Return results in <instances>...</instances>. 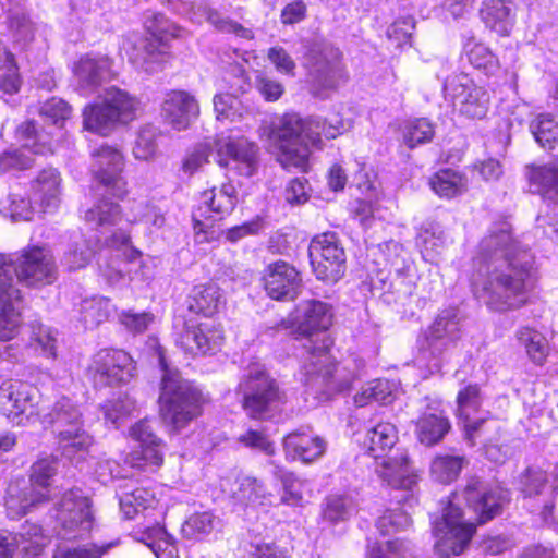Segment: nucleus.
Wrapping results in <instances>:
<instances>
[{
  "label": "nucleus",
  "mask_w": 558,
  "mask_h": 558,
  "mask_svg": "<svg viewBox=\"0 0 558 558\" xmlns=\"http://www.w3.org/2000/svg\"><path fill=\"white\" fill-rule=\"evenodd\" d=\"M441 70L436 73L442 80V92L446 99H451L461 116L469 119H483L489 108V94L464 73L446 75L451 69L447 60H441Z\"/></svg>",
  "instance_id": "13"
},
{
  "label": "nucleus",
  "mask_w": 558,
  "mask_h": 558,
  "mask_svg": "<svg viewBox=\"0 0 558 558\" xmlns=\"http://www.w3.org/2000/svg\"><path fill=\"white\" fill-rule=\"evenodd\" d=\"M37 351L40 349V355L46 360L44 365L41 362L37 365V373L47 375L53 379L52 365L57 359L58 331L47 326H37Z\"/></svg>",
  "instance_id": "45"
},
{
  "label": "nucleus",
  "mask_w": 558,
  "mask_h": 558,
  "mask_svg": "<svg viewBox=\"0 0 558 558\" xmlns=\"http://www.w3.org/2000/svg\"><path fill=\"white\" fill-rule=\"evenodd\" d=\"M34 474L10 482L7 489L5 508L10 519H19L35 505Z\"/></svg>",
  "instance_id": "35"
},
{
  "label": "nucleus",
  "mask_w": 558,
  "mask_h": 558,
  "mask_svg": "<svg viewBox=\"0 0 558 558\" xmlns=\"http://www.w3.org/2000/svg\"><path fill=\"white\" fill-rule=\"evenodd\" d=\"M242 408L251 418L268 420L287 402L286 391L260 363H251L236 387Z\"/></svg>",
  "instance_id": "10"
},
{
  "label": "nucleus",
  "mask_w": 558,
  "mask_h": 558,
  "mask_svg": "<svg viewBox=\"0 0 558 558\" xmlns=\"http://www.w3.org/2000/svg\"><path fill=\"white\" fill-rule=\"evenodd\" d=\"M463 38L465 39L463 51L469 62L474 68L490 71L496 66L497 59L488 47L483 44L474 43V36L472 34L463 35Z\"/></svg>",
  "instance_id": "57"
},
{
  "label": "nucleus",
  "mask_w": 558,
  "mask_h": 558,
  "mask_svg": "<svg viewBox=\"0 0 558 558\" xmlns=\"http://www.w3.org/2000/svg\"><path fill=\"white\" fill-rule=\"evenodd\" d=\"M293 322L303 336H312L315 331L326 330L332 323L331 306L318 300L301 301L293 313Z\"/></svg>",
  "instance_id": "28"
},
{
  "label": "nucleus",
  "mask_w": 558,
  "mask_h": 558,
  "mask_svg": "<svg viewBox=\"0 0 558 558\" xmlns=\"http://www.w3.org/2000/svg\"><path fill=\"white\" fill-rule=\"evenodd\" d=\"M464 462L463 456H437L430 464L432 476L440 483H450L458 477Z\"/></svg>",
  "instance_id": "55"
},
{
  "label": "nucleus",
  "mask_w": 558,
  "mask_h": 558,
  "mask_svg": "<svg viewBox=\"0 0 558 558\" xmlns=\"http://www.w3.org/2000/svg\"><path fill=\"white\" fill-rule=\"evenodd\" d=\"M416 245L426 260L433 262L447 245V236L441 226L435 221H425L416 234Z\"/></svg>",
  "instance_id": "38"
},
{
  "label": "nucleus",
  "mask_w": 558,
  "mask_h": 558,
  "mask_svg": "<svg viewBox=\"0 0 558 558\" xmlns=\"http://www.w3.org/2000/svg\"><path fill=\"white\" fill-rule=\"evenodd\" d=\"M87 223L100 234L75 241L64 255L65 265L70 270L84 268L98 253L101 275L110 284H114L124 277L126 263L136 259L140 252L131 245V239L125 232L119 230L106 235L112 226L96 227Z\"/></svg>",
  "instance_id": "2"
},
{
  "label": "nucleus",
  "mask_w": 558,
  "mask_h": 558,
  "mask_svg": "<svg viewBox=\"0 0 558 558\" xmlns=\"http://www.w3.org/2000/svg\"><path fill=\"white\" fill-rule=\"evenodd\" d=\"M17 133L27 143L23 144L20 148L8 149L0 155V171L2 172L25 170L33 165V157L35 155L33 149L35 145L33 137L35 134L34 121L29 120L21 124Z\"/></svg>",
  "instance_id": "32"
},
{
  "label": "nucleus",
  "mask_w": 558,
  "mask_h": 558,
  "mask_svg": "<svg viewBox=\"0 0 558 558\" xmlns=\"http://www.w3.org/2000/svg\"><path fill=\"white\" fill-rule=\"evenodd\" d=\"M20 85L21 81L13 54L3 51V54L0 56V93H2V97L17 93Z\"/></svg>",
  "instance_id": "60"
},
{
  "label": "nucleus",
  "mask_w": 558,
  "mask_h": 558,
  "mask_svg": "<svg viewBox=\"0 0 558 558\" xmlns=\"http://www.w3.org/2000/svg\"><path fill=\"white\" fill-rule=\"evenodd\" d=\"M368 558H414V548L404 539L374 543L368 548Z\"/></svg>",
  "instance_id": "59"
},
{
  "label": "nucleus",
  "mask_w": 558,
  "mask_h": 558,
  "mask_svg": "<svg viewBox=\"0 0 558 558\" xmlns=\"http://www.w3.org/2000/svg\"><path fill=\"white\" fill-rule=\"evenodd\" d=\"M475 296L495 312L525 305L536 284L534 256L513 239L507 221L494 225L473 259Z\"/></svg>",
  "instance_id": "1"
},
{
  "label": "nucleus",
  "mask_w": 558,
  "mask_h": 558,
  "mask_svg": "<svg viewBox=\"0 0 558 558\" xmlns=\"http://www.w3.org/2000/svg\"><path fill=\"white\" fill-rule=\"evenodd\" d=\"M307 350L308 357L302 367V381L308 391L317 397L328 398L335 392L349 389L350 383L348 380L338 381L336 379L337 365L330 362L326 345H310Z\"/></svg>",
  "instance_id": "17"
},
{
  "label": "nucleus",
  "mask_w": 558,
  "mask_h": 558,
  "mask_svg": "<svg viewBox=\"0 0 558 558\" xmlns=\"http://www.w3.org/2000/svg\"><path fill=\"white\" fill-rule=\"evenodd\" d=\"M61 177L57 169L45 168L37 173V198L44 213H54L60 205Z\"/></svg>",
  "instance_id": "37"
},
{
  "label": "nucleus",
  "mask_w": 558,
  "mask_h": 558,
  "mask_svg": "<svg viewBox=\"0 0 558 558\" xmlns=\"http://www.w3.org/2000/svg\"><path fill=\"white\" fill-rule=\"evenodd\" d=\"M58 459L53 456L37 460V506L57 495V488L51 487V480L58 471Z\"/></svg>",
  "instance_id": "52"
},
{
  "label": "nucleus",
  "mask_w": 558,
  "mask_h": 558,
  "mask_svg": "<svg viewBox=\"0 0 558 558\" xmlns=\"http://www.w3.org/2000/svg\"><path fill=\"white\" fill-rule=\"evenodd\" d=\"M130 437L138 444L125 458V463L142 472H156L163 462L162 440L155 433L153 422L144 418L130 428Z\"/></svg>",
  "instance_id": "18"
},
{
  "label": "nucleus",
  "mask_w": 558,
  "mask_h": 558,
  "mask_svg": "<svg viewBox=\"0 0 558 558\" xmlns=\"http://www.w3.org/2000/svg\"><path fill=\"white\" fill-rule=\"evenodd\" d=\"M199 113L196 99L186 92L168 93L161 106V117L172 129L182 131L190 128Z\"/></svg>",
  "instance_id": "26"
},
{
  "label": "nucleus",
  "mask_w": 558,
  "mask_h": 558,
  "mask_svg": "<svg viewBox=\"0 0 558 558\" xmlns=\"http://www.w3.org/2000/svg\"><path fill=\"white\" fill-rule=\"evenodd\" d=\"M343 124L327 122L320 117L302 119L298 113H286L271 130V138L278 144L277 160L284 169L305 170L311 147H320L322 137L336 138Z\"/></svg>",
  "instance_id": "3"
},
{
  "label": "nucleus",
  "mask_w": 558,
  "mask_h": 558,
  "mask_svg": "<svg viewBox=\"0 0 558 558\" xmlns=\"http://www.w3.org/2000/svg\"><path fill=\"white\" fill-rule=\"evenodd\" d=\"M159 365L162 372L159 395L161 416L174 429H181L202 413V391L185 380L177 368L170 367L161 353Z\"/></svg>",
  "instance_id": "7"
},
{
  "label": "nucleus",
  "mask_w": 558,
  "mask_h": 558,
  "mask_svg": "<svg viewBox=\"0 0 558 558\" xmlns=\"http://www.w3.org/2000/svg\"><path fill=\"white\" fill-rule=\"evenodd\" d=\"M144 25L150 37L129 36L122 49L134 66L154 73L166 60L169 40L180 37L182 29L157 12H147Z\"/></svg>",
  "instance_id": "8"
},
{
  "label": "nucleus",
  "mask_w": 558,
  "mask_h": 558,
  "mask_svg": "<svg viewBox=\"0 0 558 558\" xmlns=\"http://www.w3.org/2000/svg\"><path fill=\"white\" fill-rule=\"evenodd\" d=\"M527 178L535 193L550 202H558V166L530 167Z\"/></svg>",
  "instance_id": "39"
},
{
  "label": "nucleus",
  "mask_w": 558,
  "mask_h": 558,
  "mask_svg": "<svg viewBox=\"0 0 558 558\" xmlns=\"http://www.w3.org/2000/svg\"><path fill=\"white\" fill-rule=\"evenodd\" d=\"M396 384L387 379H375L362 387L354 396V403L363 408L372 402L389 404L395 399Z\"/></svg>",
  "instance_id": "42"
},
{
  "label": "nucleus",
  "mask_w": 558,
  "mask_h": 558,
  "mask_svg": "<svg viewBox=\"0 0 558 558\" xmlns=\"http://www.w3.org/2000/svg\"><path fill=\"white\" fill-rule=\"evenodd\" d=\"M451 425L444 414L441 402L437 399H425V410L416 422V436L421 444L434 446L439 444L450 430Z\"/></svg>",
  "instance_id": "27"
},
{
  "label": "nucleus",
  "mask_w": 558,
  "mask_h": 558,
  "mask_svg": "<svg viewBox=\"0 0 558 558\" xmlns=\"http://www.w3.org/2000/svg\"><path fill=\"white\" fill-rule=\"evenodd\" d=\"M326 447L322 437L303 429L294 430L283 438L286 459L291 461L311 463L325 453Z\"/></svg>",
  "instance_id": "29"
},
{
  "label": "nucleus",
  "mask_w": 558,
  "mask_h": 558,
  "mask_svg": "<svg viewBox=\"0 0 558 558\" xmlns=\"http://www.w3.org/2000/svg\"><path fill=\"white\" fill-rule=\"evenodd\" d=\"M274 476L282 485L281 502L288 506H300L303 501L302 482L290 471L286 470L275 461H270Z\"/></svg>",
  "instance_id": "51"
},
{
  "label": "nucleus",
  "mask_w": 558,
  "mask_h": 558,
  "mask_svg": "<svg viewBox=\"0 0 558 558\" xmlns=\"http://www.w3.org/2000/svg\"><path fill=\"white\" fill-rule=\"evenodd\" d=\"M53 512V530L60 538L81 537L92 527L90 501L81 489L65 492L61 500L54 505Z\"/></svg>",
  "instance_id": "15"
},
{
  "label": "nucleus",
  "mask_w": 558,
  "mask_h": 558,
  "mask_svg": "<svg viewBox=\"0 0 558 558\" xmlns=\"http://www.w3.org/2000/svg\"><path fill=\"white\" fill-rule=\"evenodd\" d=\"M461 338V317L456 307L442 310L417 339L416 361L430 374L441 371L447 353Z\"/></svg>",
  "instance_id": "11"
},
{
  "label": "nucleus",
  "mask_w": 558,
  "mask_h": 558,
  "mask_svg": "<svg viewBox=\"0 0 558 558\" xmlns=\"http://www.w3.org/2000/svg\"><path fill=\"white\" fill-rule=\"evenodd\" d=\"M308 256L318 280L336 283L344 276L347 255L336 233L314 236L308 245Z\"/></svg>",
  "instance_id": "16"
},
{
  "label": "nucleus",
  "mask_w": 558,
  "mask_h": 558,
  "mask_svg": "<svg viewBox=\"0 0 558 558\" xmlns=\"http://www.w3.org/2000/svg\"><path fill=\"white\" fill-rule=\"evenodd\" d=\"M482 400L481 388L477 384L465 386L457 396V412L463 424L464 437L471 446L475 444L476 433L485 423L484 417H473L478 412Z\"/></svg>",
  "instance_id": "30"
},
{
  "label": "nucleus",
  "mask_w": 558,
  "mask_h": 558,
  "mask_svg": "<svg viewBox=\"0 0 558 558\" xmlns=\"http://www.w3.org/2000/svg\"><path fill=\"white\" fill-rule=\"evenodd\" d=\"M221 520L210 511L190 515L181 526V534L191 541H204L213 532L220 530Z\"/></svg>",
  "instance_id": "40"
},
{
  "label": "nucleus",
  "mask_w": 558,
  "mask_h": 558,
  "mask_svg": "<svg viewBox=\"0 0 558 558\" xmlns=\"http://www.w3.org/2000/svg\"><path fill=\"white\" fill-rule=\"evenodd\" d=\"M204 15L207 22L221 33L234 34L236 37L243 39H253L254 37L252 29L244 27L229 17H225L215 9L205 8Z\"/></svg>",
  "instance_id": "63"
},
{
  "label": "nucleus",
  "mask_w": 558,
  "mask_h": 558,
  "mask_svg": "<svg viewBox=\"0 0 558 558\" xmlns=\"http://www.w3.org/2000/svg\"><path fill=\"white\" fill-rule=\"evenodd\" d=\"M266 294L276 301L290 302L298 298L302 290L301 272L286 260L279 259L268 264L262 276Z\"/></svg>",
  "instance_id": "21"
},
{
  "label": "nucleus",
  "mask_w": 558,
  "mask_h": 558,
  "mask_svg": "<svg viewBox=\"0 0 558 558\" xmlns=\"http://www.w3.org/2000/svg\"><path fill=\"white\" fill-rule=\"evenodd\" d=\"M223 332L210 323H185L174 339L175 345L192 356L214 355L223 343Z\"/></svg>",
  "instance_id": "22"
},
{
  "label": "nucleus",
  "mask_w": 558,
  "mask_h": 558,
  "mask_svg": "<svg viewBox=\"0 0 558 558\" xmlns=\"http://www.w3.org/2000/svg\"><path fill=\"white\" fill-rule=\"evenodd\" d=\"M74 76L80 93L88 96L97 93L102 84L116 76V73L109 57L89 53L82 57L76 63Z\"/></svg>",
  "instance_id": "24"
},
{
  "label": "nucleus",
  "mask_w": 558,
  "mask_h": 558,
  "mask_svg": "<svg viewBox=\"0 0 558 558\" xmlns=\"http://www.w3.org/2000/svg\"><path fill=\"white\" fill-rule=\"evenodd\" d=\"M0 410L13 424L21 425L34 414L32 386L20 380H7L0 387Z\"/></svg>",
  "instance_id": "25"
},
{
  "label": "nucleus",
  "mask_w": 558,
  "mask_h": 558,
  "mask_svg": "<svg viewBox=\"0 0 558 558\" xmlns=\"http://www.w3.org/2000/svg\"><path fill=\"white\" fill-rule=\"evenodd\" d=\"M432 190L440 197L452 198L466 189V179L451 169L438 171L429 181Z\"/></svg>",
  "instance_id": "49"
},
{
  "label": "nucleus",
  "mask_w": 558,
  "mask_h": 558,
  "mask_svg": "<svg viewBox=\"0 0 558 558\" xmlns=\"http://www.w3.org/2000/svg\"><path fill=\"white\" fill-rule=\"evenodd\" d=\"M340 58L339 49L328 41L314 40L308 45L304 66L307 82L316 95L336 88L343 77Z\"/></svg>",
  "instance_id": "14"
},
{
  "label": "nucleus",
  "mask_w": 558,
  "mask_h": 558,
  "mask_svg": "<svg viewBox=\"0 0 558 558\" xmlns=\"http://www.w3.org/2000/svg\"><path fill=\"white\" fill-rule=\"evenodd\" d=\"M535 141L545 149H553L558 141V123L549 114H539L531 123Z\"/></svg>",
  "instance_id": "56"
},
{
  "label": "nucleus",
  "mask_w": 558,
  "mask_h": 558,
  "mask_svg": "<svg viewBox=\"0 0 558 558\" xmlns=\"http://www.w3.org/2000/svg\"><path fill=\"white\" fill-rule=\"evenodd\" d=\"M236 203L238 192L230 183L203 192L201 204L192 214L195 231L207 233L215 221L222 220L234 210Z\"/></svg>",
  "instance_id": "20"
},
{
  "label": "nucleus",
  "mask_w": 558,
  "mask_h": 558,
  "mask_svg": "<svg viewBox=\"0 0 558 558\" xmlns=\"http://www.w3.org/2000/svg\"><path fill=\"white\" fill-rule=\"evenodd\" d=\"M352 499L344 495H330L324 504L322 510L323 522L335 525L347 521L351 515Z\"/></svg>",
  "instance_id": "54"
},
{
  "label": "nucleus",
  "mask_w": 558,
  "mask_h": 558,
  "mask_svg": "<svg viewBox=\"0 0 558 558\" xmlns=\"http://www.w3.org/2000/svg\"><path fill=\"white\" fill-rule=\"evenodd\" d=\"M161 136V131L158 126L147 123L143 125L135 141L133 154L136 159L147 160L153 157L158 149V138Z\"/></svg>",
  "instance_id": "58"
},
{
  "label": "nucleus",
  "mask_w": 558,
  "mask_h": 558,
  "mask_svg": "<svg viewBox=\"0 0 558 558\" xmlns=\"http://www.w3.org/2000/svg\"><path fill=\"white\" fill-rule=\"evenodd\" d=\"M111 313L110 299L105 296H92L84 299L80 304V320L85 328H95L106 322Z\"/></svg>",
  "instance_id": "47"
},
{
  "label": "nucleus",
  "mask_w": 558,
  "mask_h": 558,
  "mask_svg": "<svg viewBox=\"0 0 558 558\" xmlns=\"http://www.w3.org/2000/svg\"><path fill=\"white\" fill-rule=\"evenodd\" d=\"M401 132L404 145L414 149L433 141L435 124L427 118L409 119L403 123Z\"/></svg>",
  "instance_id": "44"
},
{
  "label": "nucleus",
  "mask_w": 558,
  "mask_h": 558,
  "mask_svg": "<svg viewBox=\"0 0 558 558\" xmlns=\"http://www.w3.org/2000/svg\"><path fill=\"white\" fill-rule=\"evenodd\" d=\"M483 23L500 36H508L514 25L511 0H483L480 10Z\"/></svg>",
  "instance_id": "34"
},
{
  "label": "nucleus",
  "mask_w": 558,
  "mask_h": 558,
  "mask_svg": "<svg viewBox=\"0 0 558 558\" xmlns=\"http://www.w3.org/2000/svg\"><path fill=\"white\" fill-rule=\"evenodd\" d=\"M214 110L219 121H235L242 116L241 100L231 93H220L214 97Z\"/></svg>",
  "instance_id": "64"
},
{
  "label": "nucleus",
  "mask_w": 558,
  "mask_h": 558,
  "mask_svg": "<svg viewBox=\"0 0 558 558\" xmlns=\"http://www.w3.org/2000/svg\"><path fill=\"white\" fill-rule=\"evenodd\" d=\"M398 441V430L389 422H379L367 427L362 441L365 452L375 460L381 459L377 473L384 481L393 487L398 504L415 501L413 489L417 484V476L414 474L409 456L405 449L397 448L393 454H389Z\"/></svg>",
  "instance_id": "4"
},
{
  "label": "nucleus",
  "mask_w": 558,
  "mask_h": 558,
  "mask_svg": "<svg viewBox=\"0 0 558 558\" xmlns=\"http://www.w3.org/2000/svg\"><path fill=\"white\" fill-rule=\"evenodd\" d=\"M0 558H35V524L27 520L17 532L0 531Z\"/></svg>",
  "instance_id": "33"
},
{
  "label": "nucleus",
  "mask_w": 558,
  "mask_h": 558,
  "mask_svg": "<svg viewBox=\"0 0 558 558\" xmlns=\"http://www.w3.org/2000/svg\"><path fill=\"white\" fill-rule=\"evenodd\" d=\"M244 548L251 558H292L286 549L262 535L258 526L248 531V539Z\"/></svg>",
  "instance_id": "46"
},
{
  "label": "nucleus",
  "mask_w": 558,
  "mask_h": 558,
  "mask_svg": "<svg viewBox=\"0 0 558 558\" xmlns=\"http://www.w3.org/2000/svg\"><path fill=\"white\" fill-rule=\"evenodd\" d=\"M137 101L125 90L111 86L105 89L101 101L90 104L83 111L84 128L90 132L108 135L119 124L135 118Z\"/></svg>",
  "instance_id": "12"
},
{
  "label": "nucleus",
  "mask_w": 558,
  "mask_h": 558,
  "mask_svg": "<svg viewBox=\"0 0 558 558\" xmlns=\"http://www.w3.org/2000/svg\"><path fill=\"white\" fill-rule=\"evenodd\" d=\"M116 497L119 500L120 512L124 519H134L142 511L155 504L154 493L130 478L122 477L116 487Z\"/></svg>",
  "instance_id": "31"
},
{
  "label": "nucleus",
  "mask_w": 558,
  "mask_h": 558,
  "mask_svg": "<svg viewBox=\"0 0 558 558\" xmlns=\"http://www.w3.org/2000/svg\"><path fill=\"white\" fill-rule=\"evenodd\" d=\"M135 409V402L129 396L110 400L101 407L106 424L120 428L122 421Z\"/></svg>",
  "instance_id": "62"
},
{
  "label": "nucleus",
  "mask_w": 558,
  "mask_h": 558,
  "mask_svg": "<svg viewBox=\"0 0 558 558\" xmlns=\"http://www.w3.org/2000/svg\"><path fill=\"white\" fill-rule=\"evenodd\" d=\"M95 387L104 388L129 383L136 372L133 357L123 350L102 349L90 366Z\"/></svg>",
  "instance_id": "19"
},
{
  "label": "nucleus",
  "mask_w": 558,
  "mask_h": 558,
  "mask_svg": "<svg viewBox=\"0 0 558 558\" xmlns=\"http://www.w3.org/2000/svg\"><path fill=\"white\" fill-rule=\"evenodd\" d=\"M216 161L221 168H234L240 174L253 175L257 165L258 146L245 137H220L215 141Z\"/></svg>",
  "instance_id": "23"
},
{
  "label": "nucleus",
  "mask_w": 558,
  "mask_h": 558,
  "mask_svg": "<svg viewBox=\"0 0 558 558\" xmlns=\"http://www.w3.org/2000/svg\"><path fill=\"white\" fill-rule=\"evenodd\" d=\"M92 171L100 184L102 197L85 213V220L96 227L116 226L121 217L118 203L110 201L107 195L122 198L125 193V182L121 175L123 156L119 149L107 144L92 151Z\"/></svg>",
  "instance_id": "5"
},
{
  "label": "nucleus",
  "mask_w": 558,
  "mask_h": 558,
  "mask_svg": "<svg viewBox=\"0 0 558 558\" xmlns=\"http://www.w3.org/2000/svg\"><path fill=\"white\" fill-rule=\"evenodd\" d=\"M547 475L544 471L529 468L520 476L519 489L526 500L544 497L549 493V489H554L547 485Z\"/></svg>",
  "instance_id": "53"
},
{
  "label": "nucleus",
  "mask_w": 558,
  "mask_h": 558,
  "mask_svg": "<svg viewBox=\"0 0 558 558\" xmlns=\"http://www.w3.org/2000/svg\"><path fill=\"white\" fill-rule=\"evenodd\" d=\"M267 489L257 478L244 476L236 481V488L232 497L241 505H264L267 499Z\"/></svg>",
  "instance_id": "50"
},
{
  "label": "nucleus",
  "mask_w": 558,
  "mask_h": 558,
  "mask_svg": "<svg viewBox=\"0 0 558 558\" xmlns=\"http://www.w3.org/2000/svg\"><path fill=\"white\" fill-rule=\"evenodd\" d=\"M225 303L221 290L215 283L195 286L187 298V308L195 314L210 317Z\"/></svg>",
  "instance_id": "36"
},
{
  "label": "nucleus",
  "mask_w": 558,
  "mask_h": 558,
  "mask_svg": "<svg viewBox=\"0 0 558 558\" xmlns=\"http://www.w3.org/2000/svg\"><path fill=\"white\" fill-rule=\"evenodd\" d=\"M15 283L35 284V245L28 244L21 253L0 255V340L12 339L20 324L13 301L22 298Z\"/></svg>",
  "instance_id": "6"
},
{
  "label": "nucleus",
  "mask_w": 558,
  "mask_h": 558,
  "mask_svg": "<svg viewBox=\"0 0 558 558\" xmlns=\"http://www.w3.org/2000/svg\"><path fill=\"white\" fill-rule=\"evenodd\" d=\"M41 424L51 426L56 436V451L69 461H81L94 444V437L85 429L82 412L69 398L62 397L47 414L37 412Z\"/></svg>",
  "instance_id": "9"
},
{
  "label": "nucleus",
  "mask_w": 558,
  "mask_h": 558,
  "mask_svg": "<svg viewBox=\"0 0 558 558\" xmlns=\"http://www.w3.org/2000/svg\"><path fill=\"white\" fill-rule=\"evenodd\" d=\"M383 299L386 303L404 304L416 289L414 275H409L408 269L396 270L392 280L386 283L381 280Z\"/></svg>",
  "instance_id": "41"
},
{
  "label": "nucleus",
  "mask_w": 558,
  "mask_h": 558,
  "mask_svg": "<svg viewBox=\"0 0 558 558\" xmlns=\"http://www.w3.org/2000/svg\"><path fill=\"white\" fill-rule=\"evenodd\" d=\"M517 338L521 345L525 348L529 359L535 365H544L549 354V345L546 338L537 330L529 327H522L517 331Z\"/></svg>",
  "instance_id": "48"
},
{
  "label": "nucleus",
  "mask_w": 558,
  "mask_h": 558,
  "mask_svg": "<svg viewBox=\"0 0 558 558\" xmlns=\"http://www.w3.org/2000/svg\"><path fill=\"white\" fill-rule=\"evenodd\" d=\"M142 541L157 558H179L175 538L163 526L148 527L143 533Z\"/></svg>",
  "instance_id": "43"
},
{
  "label": "nucleus",
  "mask_w": 558,
  "mask_h": 558,
  "mask_svg": "<svg viewBox=\"0 0 558 558\" xmlns=\"http://www.w3.org/2000/svg\"><path fill=\"white\" fill-rule=\"evenodd\" d=\"M71 107L62 99L52 97L45 101L39 109V116L44 123L59 130L70 117Z\"/></svg>",
  "instance_id": "61"
}]
</instances>
